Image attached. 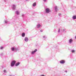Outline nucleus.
I'll return each instance as SVG.
<instances>
[{
  "mask_svg": "<svg viewBox=\"0 0 76 76\" xmlns=\"http://www.w3.org/2000/svg\"><path fill=\"white\" fill-rule=\"evenodd\" d=\"M73 19H76V15H74L72 16Z\"/></svg>",
  "mask_w": 76,
  "mask_h": 76,
  "instance_id": "nucleus-13",
  "label": "nucleus"
},
{
  "mask_svg": "<svg viewBox=\"0 0 76 76\" xmlns=\"http://www.w3.org/2000/svg\"><path fill=\"white\" fill-rule=\"evenodd\" d=\"M22 37H24L25 36V33H23L22 34Z\"/></svg>",
  "mask_w": 76,
  "mask_h": 76,
  "instance_id": "nucleus-15",
  "label": "nucleus"
},
{
  "mask_svg": "<svg viewBox=\"0 0 76 76\" xmlns=\"http://www.w3.org/2000/svg\"><path fill=\"white\" fill-rule=\"evenodd\" d=\"M60 28H58V32L59 33L60 32Z\"/></svg>",
  "mask_w": 76,
  "mask_h": 76,
  "instance_id": "nucleus-20",
  "label": "nucleus"
},
{
  "mask_svg": "<svg viewBox=\"0 0 76 76\" xmlns=\"http://www.w3.org/2000/svg\"><path fill=\"white\" fill-rule=\"evenodd\" d=\"M45 11V12L46 13H50L51 12V10L49 8H47L46 9Z\"/></svg>",
  "mask_w": 76,
  "mask_h": 76,
  "instance_id": "nucleus-2",
  "label": "nucleus"
},
{
  "mask_svg": "<svg viewBox=\"0 0 76 76\" xmlns=\"http://www.w3.org/2000/svg\"><path fill=\"white\" fill-rule=\"evenodd\" d=\"M12 7V9H13V10H15L16 8V5H13Z\"/></svg>",
  "mask_w": 76,
  "mask_h": 76,
  "instance_id": "nucleus-8",
  "label": "nucleus"
},
{
  "mask_svg": "<svg viewBox=\"0 0 76 76\" xmlns=\"http://www.w3.org/2000/svg\"><path fill=\"white\" fill-rule=\"evenodd\" d=\"M46 38H47V37L46 36H43V39H46Z\"/></svg>",
  "mask_w": 76,
  "mask_h": 76,
  "instance_id": "nucleus-17",
  "label": "nucleus"
},
{
  "mask_svg": "<svg viewBox=\"0 0 76 76\" xmlns=\"http://www.w3.org/2000/svg\"><path fill=\"white\" fill-rule=\"evenodd\" d=\"M4 73H7V71L6 70H4Z\"/></svg>",
  "mask_w": 76,
  "mask_h": 76,
  "instance_id": "nucleus-19",
  "label": "nucleus"
},
{
  "mask_svg": "<svg viewBox=\"0 0 76 76\" xmlns=\"http://www.w3.org/2000/svg\"><path fill=\"white\" fill-rule=\"evenodd\" d=\"M66 31V29H63V31Z\"/></svg>",
  "mask_w": 76,
  "mask_h": 76,
  "instance_id": "nucleus-23",
  "label": "nucleus"
},
{
  "mask_svg": "<svg viewBox=\"0 0 76 76\" xmlns=\"http://www.w3.org/2000/svg\"><path fill=\"white\" fill-rule=\"evenodd\" d=\"M15 13L16 14H17V15H19V13H20V12H19L18 11H17Z\"/></svg>",
  "mask_w": 76,
  "mask_h": 76,
  "instance_id": "nucleus-14",
  "label": "nucleus"
},
{
  "mask_svg": "<svg viewBox=\"0 0 76 76\" xmlns=\"http://www.w3.org/2000/svg\"><path fill=\"white\" fill-rule=\"evenodd\" d=\"M37 5V3L35 2L34 3L32 4V7H35L36 5Z\"/></svg>",
  "mask_w": 76,
  "mask_h": 76,
  "instance_id": "nucleus-9",
  "label": "nucleus"
},
{
  "mask_svg": "<svg viewBox=\"0 0 76 76\" xmlns=\"http://www.w3.org/2000/svg\"><path fill=\"white\" fill-rule=\"evenodd\" d=\"M37 51V49H35L34 51H32L31 53V55H34Z\"/></svg>",
  "mask_w": 76,
  "mask_h": 76,
  "instance_id": "nucleus-4",
  "label": "nucleus"
},
{
  "mask_svg": "<svg viewBox=\"0 0 76 76\" xmlns=\"http://www.w3.org/2000/svg\"><path fill=\"white\" fill-rule=\"evenodd\" d=\"M29 39H28V38L27 37H25L24 39V41L25 42H28Z\"/></svg>",
  "mask_w": 76,
  "mask_h": 76,
  "instance_id": "nucleus-7",
  "label": "nucleus"
},
{
  "mask_svg": "<svg viewBox=\"0 0 76 76\" xmlns=\"http://www.w3.org/2000/svg\"><path fill=\"white\" fill-rule=\"evenodd\" d=\"M41 27V25L40 24H38L37 25V28H40Z\"/></svg>",
  "mask_w": 76,
  "mask_h": 76,
  "instance_id": "nucleus-12",
  "label": "nucleus"
},
{
  "mask_svg": "<svg viewBox=\"0 0 76 76\" xmlns=\"http://www.w3.org/2000/svg\"><path fill=\"white\" fill-rule=\"evenodd\" d=\"M40 76H45L44 75H40Z\"/></svg>",
  "mask_w": 76,
  "mask_h": 76,
  "instance_id": "nucleus-28",
  "label": "nucleus"
},
{
  "mask_svg": "<svg viewBox=\"0 0 76 76\" xmlns=\"http://www.w3.org/2000/svg\"><path fill=\"white\" fill-rule=\"evenodd\" d=\"M3 48V47H1V48H0V49H1V50H2Z\"/></svg>",
  "mask_w": 76,
  "mask_h": 76,
  "instance_id": "nucleus-25",
  "label": "nucleus"
},
{
  "mask_svg": "<svg viewBox=\"0 0 76 76\" xmlns=\"http://www.w3.org/2000/svg\"><path fill=\"white\" fill-rule=\"evenodd\" d=\"M3 55V53H2L0 54V56H1Z\"/></svg>",
  "mask_w": 76,
  "mask_h": 76,
  "instance_id": "nucleus-21",
  "label": "nucleus"
},
{
  "mask_svg": "<svg viewBox=\"0 0 76 76\" xmlns=\"http://www.w3.org/2000/svg\"><path fill=\"white\" fill-rule=\"evenodd\" d=\"M69 42L70 44H71L72 42H73V39H70L69 40Z\"/></svg>",
  "mask_w": 76,
  "mask_h": 76,
  "instance_id": "nucleus-5",
  "label": "nucleus"
},
{
  "mask_svg": "<svg viewBox=\"0 0 76 76\" xmlns=\"http://www.w3.org/2000/svg\"><path fill=\"white\" fill-rule=\"evenodd\" d=\"M71 53H75V52H76V50H71Z\"/></svg>",
  "mask_w": 76,
  "mask_h": 76,
  "instance_id": "nucleus-11",
  "label": "nucleus"
},
{
  "mask_svg": "<svg viewBox=\"0 0 76 76\" xmlns=\"http://www.w3.org/2000/svg\"><path fill=\"white\" fill-rule=\"evenodd\" d=\"M65 72H66V73H67V71H65Z\"/></svg>",
  "mask_w": 76,
  "mask_h": 76,
  "instance_id": "nucleus-29",
  "label": "nucleus"
},
{
  "mask_svg": "<svg viewBox=\"0 0 76 76\" xmlns=\"http://www.w3.org/2000/svg\"><path fill=\"white\" fill-rule=\"evenodd\" d=\"M25 16V15L24 14L22 15V16L23 17V16Z\"/></svg>",
  "mask_w": 76,
  "mask_h": 76,
  "instance_id": "nucleus-27",
  "label": "nucleus"
},
{
  "mask_svg": "<svg viewBox=\"0 0 76 76\" xmlns=\"http://www.w3.org/2000/svg\"><path fill=\"white\" fill-rule=\"evenodd\" d=\"M43 1H44V2H46V1H47V0H43Z\"/></svg>",
  "mask_w": 76,
  "mask_h": 76,
  "instance_id": "nucleus-26",
  "label": "nucleus"
},
{
  "mask_svg": "<svg viewBox=\"0 0 76 76\" xmlns=\"http://www.w3.org/2000/svg\"><path fill=\"white\" fill-rule=\"evenodd\" d=\"M60 64H64L65 63V60H62L60 61Z\"/></svg>",
  "mask_w": 76,
  "mask_h": 76,
  "instance_id": "nucleus-6",
  "label": "nucleus"
},
{
  "mask_svg": "<svg viewBox=\"0 0 76 76\" xmlns=\"http://www.w3.org/2000/svg\"><path fill=\"white\" fill-rule=\"evenodd\" d=\"M5 23H9V21H8L7 20H5Z\"/></svg>",
  "mask_w": 76,
  "mask_h": 76,
  "instance_id": "nucleus-18",
  "label": "nucleus"
},
{
  "mask_svg": "<svg viewBox=\"0 0 76 76\" xmlns=\"http://www.w3.org/2000/svg\"><path fill=\"white\" fill-rule=\"evenodd\" d=\"M26 1H28V0H26Z\"/></svg>",
  "mask_w": 76,
  "mask_h": 76,
  "instance_id": "nucleus-30",
  "label": "nucleus"
},
{
  "mask_svg": "<svg viewBox=\"0 0 76 76\" xmlns=\"http://www.w3.org/2000/svg\"><path fill=\"white\" fill-rule=\"evenodd\" d=\"M11 50L12 51H15L18 50V48L16 47H12L11 48Z\"/></svg>",
  "mask_w": 76,
  "mask_h": 76,
  "instance_id": "nucleus-3",
  "label": "nucleus"
},
{
  "mask_svg": "<svg viewBox=\"0 0 76 76\" xmlns=\"http://www.w3.org/2000/svg\"><path fill=\"white\" fill-rule=\"evenodd\" d=\"M16 63V61L15 60L12 61L11 63V67H13Z\"/></svg>",
  "mask_w": 76,
  "mask_h": 76,
  "instance_id": "nucleus-1",
  "label": "nucleus"
},
{
  "mask_svg": "<svg viewBox=\"0 0 76 76\" xmlns=\"http://www.w3.org/2000/svg\"><path fill=\"white\" fill-rule=\"evenodd\" d=\"M55 10L56 12H57L58 11V10H57V7H56L55 8Z\"/></svg>",
  "mask_w": 76,
  "mask_h": 76,
  "instance_id": "nucleus-16",
  "label": "nucleus"
},
{
  "mask_svg": "<svg viewBox=\"0 0 76 76\" xmlns=\"http://www.w3.org/2000/svg\"><path fill=\"white\" fill-rule=\"evenodd\" d=\"M19 64H20V63L19 62H18L15 64V66H18L19 65Z\"/></svg>",
  "mask_w": 76,
  "mask_h": 76,
  "instance_id": "nucleus-10",
  "label": "nucleus"
},
{
  "mask_svg": "<svg viewBox=\"0 0 76 76\" xmlns=\"http://www.w3.org/2000/svg\"><path fill=\"white\" fill-rule=\"evenodd\" d=\"M61 13H59L58 14V16H61Z\"/></svg>",
  "mask_w": 76,
  "mask_h": 76,
  "instance_id": "nucleus-22",
  "label": "nucleus"
},
{
  "mask_svg": "<svg viewBox=\"0 0 76 76\" xmlns=\"http://www.w3.org/2000/svg\"><path fill=\"white\" fill-rule=\"evenodd\" d=\"M43 30H40V32H43Z\"/></svg>",
  "mask_w": 76,
  "mask_h": 76,
  "instance_id": "nucleus-24",
  "label": "nucleus"
}]
</instances>
